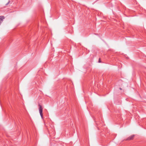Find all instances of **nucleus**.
<instances>
[{"label":"nucleus","mask_w":146,"mask_h":146,"mask_svg":"<svg viewBox=\"0 0 146 146\" xmlns=\"http://www.w3.org/2000/svg\"><path fill=\"white\" fill-rule=\"evenodd\" d=\"M38 110L39 112L40 115L42 119H43V113H42V111H43V108L42 106L40 105V104H39L38 105Z\"/></svg>","instance_id":"1"},{"label":"nucleus","mask_w":146,"mask_h":146,"mask_svg":"<svg viewBox=\"0 0 146 146\" xmlns=\"http://www.w3.org/2000/svg\"><path fill=\"white\" fill-rule=\"evenodd\" d=\"M135 136V135H131V136L129 137L128 138H127L126 139V140H132L133 139V138Z\"/></svg>","instance_id":"2"},{"label":"nucleus","mask_w":146,"mask_h":146,"mask_svg":"<svg viewBox=\"0 0 146 146\" xmlns=\"http://www.w3.org/2000/svg\"><path fill=\"white\" fill-rule=\"evenodd\" d=\"M4 19V17L3 16H0V25L1 23L3 21V19Z\"/></svg>","instance_id":"3"},{"label":"nucleus","mask_w":146,"mask_h":146,"mask_svg":"<svg viewBox=\"0 0 146 146\" xmlns=\"http://www.w3.org/2000/svg\"><path fill=\"white\" fill-rule=\"evenodd\" d=\"M10 2V1H9L6 4V5H8Z\"/></svg>","instance_id":"4"},{"label":"nucleus","mask_w":146,"mask_h":146,"mask_svg":"<svg viewBox=\"0 0 146 146\" xmlns=\"http://www.w3.org/2000/svg\"><path fill=\"white\" fill-rule=\"evenodd\" d=\"M98 62H101L100 61V58H99V61H98Z\"/></svg>","instance_id":"5"},{"label":"nucleus","mask_w":146,"mask_h":146,"mask_svg":"<svg viewBox=\"0 0 146 146\" xmlns=\"http://www.w3.org/2000/svg\"><path fill=\"white\" fill-rule=\"evenodd\" d=\"M119 89H120V90H122V89H121V88H119Z\"/></svg>","instance_id":"6"}]
</instances>
